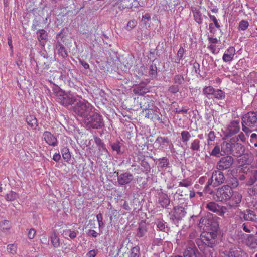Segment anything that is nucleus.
Instances as JSON below:
<instances>
[{
  "label": "nucleus",
  "instance_id": "obj_10",
  "mask_svg": "<svg viewBox=\"0 0 257 257\" xmlns=\"http://www.w3.org/2000/svg\"><path fill=\"white\" fill-rule=\"evenodd\" d=\"M186 211L184 207L181 206H175L173 208L171 219L173 220H181L185 216Z\"/></svg>",
  "mask_w": 257,
  "mask_h": 257
},
{
  "label": "nucleus",
  "instance_id": "obj_33",
  "mask_svg": "<svg viewBox=\"0 0 257 257\" xmlns=\"http://www.w3.org/2000/svg\"><path fill=\"white\" fill-rule=\"evenodd\" d=\"M181 140L183 143L187 145V142L189 141L191 138V134L187 131H183L181 133Z\"/></svg>",
  "mask_w": 257,
  "mask_h": 257
},
{
  "label": "nucleus",
  "instance_id": "obj_5",
  "mask_svg": "<svg viewBox=\"0 0 257 257\" xmlns=\"http://www.w3.org/2000/svg\"><path fill=\"white\" fill-rule=\"evenodd\" d=\"M84 124L87 129H99L104 126L102 116L96 112L86 117L84 119Z\"/></svg>",
  "mask_w": 257,
  "mask_h": 257
},
{
  "label": "nucleus",
  "instance_id": "obj_58",
  "mask_svg": "<svg viewBox=\"0 0 257 257\" xmlns=\"http://www.w3.org/2000/svg\"><path fill=\"white\" fill-rule=\"evenodd\" d=\"M36 231L35 229H34V228L30 229L29 230L28 233V238L30 239H33L36 235Z\"/></svg>",
  "mask_w": 257,
  "mask_h": 257
},
{
  "label": "nucleus",
  "instance_id": "obj_49",
  "mask_svg": "<svg viewBox=\"0 0 257 257\" xmlns=\"http://www.w3.org/2000/svg\"><path fill=\"white\" fill-rule=\"evenodd\" d=\"M184 52V49L182 47H180L177 54V59L178 61H176V63H179L181 60L183 59Z\"/></svg>",
  "mask_w": 257,
  "mask_h": 257
},
{
  "label": "nucleus",
  "instance_id": "obj_15",
  "mask_svg": "<svg viewBox=\"0 0 257 257\" xmlns=\"http://www.w3.org/2000/svg\"><path fill=\"white\" fill-rule=\"evenodd\" d=\"M221 171L218 169L217 170L214 171L212 173V176L214 180L213 185V187L222 184L225 181V176L223 173Z\"/></svg>",
  "mask_w": 257,
  "mask_h": 257
},
{
  "label": "nucleus",
  "instance_id": "obj_6",
  "mask_svg": "<svg viewBox=\"0 0 257 257\" xmlns=\"http://www.w3.org/2000/svg\"><path fill=\"white\" fill-rule=\"evenodd\" d=\"M233 190L231 187L228 185H225L217 189L216 191V197L219 201H227L231 197Z\"/></svg>",
  "mask_w": 257,
  "mask_h": 257
},
{
  "label": "nucleus",
  "instance_id": "obj_25",
  "mask_svg": "<svg viewBox=\"0 0 257 257\" xmlns=\"http://www.w3.org/2000/svg\"><path fill=\"white\" fill-rule=\"evenodd\" d=\"M174 257H183L180 255H175ZM183 257H197L196 251L195 249L188 247L183 252Z\"/></svg>",
  "mask_w": 257,
  "mask_h": 257
},
{
  "label": "nucleus",
  "instance_id": "obj_11",
  "mask_svg": "<svg viewBox=\"0 0 257 257\" xmlns=\"http://www.w3.org/2000/svg\"><path fill=\"white\" fill-rule=\"evenodd\" d=\"M117 182L120 185H124L131 183L134 179L133 175L130 173L125 172L121 174L117 173Z\"/></svg>",
  "mask_w": 257,
  "mask_h": 257
},
{
  "label": "nucleus",
  "instance_id": "obj_14",
  "mask_svg": "<svg viewBox=\"0 0 257 257\" xmlns=\"http://www.w3.org/2000/svg\"><path fill=\"white\" fill-rule=\"evenodd\" d=\"M242 195L238 192H232L231 197L228 200V205L231 207H237L239 206L242 200Z\"/></svg>",
  "mask_w": 257,
  "mask_h": 257
},
{
  "label": "nucleus",
  "instance_id": "obj_18",
  "mask_svg": "<svg viewBox=\"0 0 257 257\" xmlns=\"http://www.w3.org/2000/svg\"><path fill=\"white\" fill-rule=\"evenodd\" d=\"M158 203L163 208L167 207L170 204V199L168 195L162 192H160L158 193Z\"/></svg>",
  "mask_w": 257,
  "mask_h": 257
},
{
  "label": "nucleus",
  "instance_id": "obj_3",
  "mask_svg": "<svg viewBox=\"0 0 257 257\" xmlns=\"http://www.w3.org/2000/svg\"><path fill=\"white\" fill-rule=\"evenodd\" d=\"M242 131L248 135L254 128L257 127V111H249L241 118Z\"/></svg>",
  "mask_w": 257,
  "mask_h": 257
},
{
  "label": "nucleus",
  "instance_id": "obj_17",
  "mask_svg": "<svg viewBox=\"0 0 257 257\" xmlns=\"http://www.w3.org/2000/svg\"><path fill=\"white\" fill-rule=\"evenodd\" d=\"M46 143L49 145L56 146L57 145L58 141L57 138L50 132L45 131L43 134Z\"/></svg>",
  "mask_w": 257,
  "mask_h": 257
},
{
  "label": "nucleus",
  "instance_id": "obj_37",
  "mask_svg": "<svg viewBox=\"0 0 257 257\" xmlns=\"http://www.w3.org/2000/svg\"><path fill=\"white\" fill-rule=\"evenodd\" d=\"M140 248L139 246H135L131 248L130 257H140Z\"/></svg>",
  "mask_w": 257,
  "mask_h": 257
},
{
  "label": "nucleus",
  "instance_id": "obj_55",
  "mask_svg": "<svg viewBox=\"0 0 257 257\" xmlns=\"http://www.w3.org/2000/svg\"><path fill=\"white\" fill-rule=\"evenodd\" d=\"M237 139V142H239V141L242 142H244L246 141V137L244 134L243 133H240L237 136H235L233 137L232 138H236Z\"/></svg>",
  "mask_w": 257,
  "mask_h": 257
},
{
  "label": "nucleus",
  "instance_id": "obj_24",
  "mask_svg": "<svg viewBox=\"0 0 257 257\" xmlns=\"http://www.w3.org/2000/svg\"><path fill=\"white\" fill-rule=\"evenodd\" d=\"M147 231V230L146 224L144 222H141L139 224L136 235L138 237H142L146 234Z\"/></svg>",
  "mask_w": 257,
  "mask_h": 257
},
{
  "label": "nucleus",
  "instance_id": "obj_8",
  "mask_svg": "<svg viewBox=\"0 0 257 257\" xmlns=\"http://www.w3.org/2000/svg\"><path fill=\"white\" fill-rule=\"evenodd\" d=\"M234 162L233 158L230 155L222 157L217 163L216 168L219 170H224L230 168Z\"/></svg>",
  "mask_w": 257,
  "mask_h": 257
},
{
  "label": "nucleus",
  "instance_id": "obj_16",
  "mask_svg": "<svg viewBox=\"0 0 257 257\" xmlns=\"http://www.w3.org/2000/svg\"><path fill=\"white\" fill-rule=\"evenodd\" d=\"M236 50L234 47H229L224 52L222 60L224 62H230L234 59Z\"/></svg>",
  "mask_w": 257,
  "mask_h": 257
},
{
  "label": "nucleus",
  "instance_id": "obj_43",
  "mask_svg": "<svg viewBox=\"0 0 257 257\" xmlns=\"http://www.w3.org/2000/svg\"><path fill=\"white\" fill-rule=\"evenodd\" d=\"M249 26V23L248 21L245 20H241L238 25V29L240 30H246Z\"/></svg>",
  "mask_w": 257,
  "mask_h": 257
},
{
  "label": "nucleus",
  "instance_id": "obj_36",
  "mask_svg": "<svg viewBox=\"0 0 257 257\" xmlns=\"http://www.w3.org/2000/svg\"><path fill=\"white\" fill-rule=\"evenodd\" d=\"M19 198V195L14 191H10L5 197V199L8 201H13Z\"/></svg>",
  "mask_w": 257,
  "mask_h": 257
},
{
  "label": "nucleus",
  "instance_id": "obj_27",
  "mask_svg": "<svg viewBox=\"0 0 257 257\" xmlns=\"http://www.w3.org/2000/svg\"><path fill=\"white\" fill-rule=\"evenodd\" d=\"M51 242L55 248H58L60 245V238L55 232H54L51 236Z\"/></svg>",
  "mask_w": 257,
  "mask_h": 257
},
{
  "label": "nucleus",
  "instance_id": "obj_35",
  "mask_svg": "<svg viewBox=\"0 0 257 257\" xmlns=\"http://www.w3.org/2000/svg\"><path fill=\"white\" fill-rule=\"evenodd\" d=\"M257 181V170H255L252 173L250 178L246 181V185L251 186Z\"/></svg>",
  "mask_w": 257,
  "mask_h": 257
},
{
  "label": "nucleus",
  "instance_id": "obj_20",
  "mask_svg": "<svg viewBox=\"0 0 257 257\" xmlns=\"http://www.w3.org/2000/svg\"><path fill=\"white\" fill-rule=\"evenodd\" d=\"M37 34L38 39L39 41L40 44L42 46H44L47 42V33L44 30L41 29V30H39L37 31Z\"/></svg>",
  "mask_w": 257,
  "mask_h": 257
},
{
  "label": "nucleus",
  "instance_id": "obj_34",
  "mask_svg": "<svg viewBox=\"0 0 257 257\" xmlns=\"http://www.w3.org/2000/svg\"><path fill=\"white\" fill-rule=\"evenodd\" d=\"M185 79L184 76L181 74L175 75L173 78V82L176 85H182L184 83Z\"/></svg>",
  "mask_w": 257,
  "mask_h": 257
},
{
  "label": "nucleus",
  "instance_id": "obj_56",
  "mask_svg": "<svg viewBox=\"0 0 257 257\" xmlns=\"http://www.w3.org/2000/svg\"><path fill=\"white\" fill-rule=\"evenodd\" d=\"M62 157L63 159L67 162H68V161L70 159L71 155L68 149L65 150V152H62Z\"/></svg>",
  "mask_w": 257,
  "mask_h": 257
},
{
  "label": "nucleus",
  "instance_id": "obj_23",
  "mask_svg": "<svg viewBox=\"0 0 257 257\" xmlns=\"http://www.w3.org/2000/svg\"><path fill=\"white\" fill-rule=\"evenodd\" d=\"M26 122L33 129H36L38 126V120L34 115L28 116L26 118Z\"/></svg>",
  "mask_w": 257,
  "mask_h": 257
},
{
  "label": "nucleus",
  "instance_id": "obj_13",
  "mask_svg": "<svg viewBox=\"0 0 257 257\" xmlns=\"http://www.w3.org/2000/svg\"><path fill=\"white\" fill-rule=\"evenodd\" d=\"M240 124L239 120H234L231 121L228 125L226 129V137H230L235 135L240 131Z\"/></svg>",
  "mask_w": 257,
  "mask_h": 257
},
{
  "label": "nucleus",
  "instance_id": "obj_39",
  "mask_svg": "<svg viewBox=\"0 0 257 257\" xmlns=\"http://www.w3.org/2000/svg\"><path fill=\"white\" fill-rule=\"evenodd\" d=\"M149 74L152 78H155L157 74V67L155 64L150 66Z\"/></svg>",
  "mask_w": 257,
  "mask_h": 257
},
{
  "label": "nucleus",
  "instance_id": "obj_7",
  "mask_svg": "<svg viewBox=\"0 0 257 257\" xmlns=\"http://www.w3.org/2000/svg\"><path fill=\"white\" fill-rule=\"evenodd\" d=\"M237 217L239 218L241 221L243 220L257 223V211L254 210L246 209L243 211H240L239 212V215H237L236 218Z\"/></svg>",
  "mask_w": 257,
  "mask_h": 257
},
{
  "label": "nucleus",
  "instance_id": "obj_46",
  "mask_svg": "<svg viewBox=\"0 0 257 257\" xmlns=\"http://www.w3.org/2000/svg\"><path fill=\"white\" fill-rule=\"evenodd\" d=\"M240 228H242L243 231L247 233H250L253 229V228L249 225L248 223H243L241 225Z\"/></svg>",
  "mask_w": 257,
  "mask_h": 257
},
{
  "label": "nucleus",
  "instance_id": "obj_52",
  "mask_svg": "<svg viewBox=\"0 0 257 257\" xmlns=\"http://www.w3.org/2000/svg\"><path fill=\"white\" fill-rule=\"evenodd\" d=\"M156 142L158 143L159 144H161L162 143H169V139L168 137H163L159 136L157 138Z\"/></svg>",
  "mask_w": 257,
  "mask_h": 257
},
{
  "label": "nucleus",
  "instance_id": "obj_63",
  "mask_svg": "<svg viewBox=\"0 0 257 257\" xmlns=\"http://www.w3.org/2000/svg\"><path fill=\"white\" fill-rule=\"evenodd\" d=\"M111 210V215L110 216V220L111 221L113 220V219H115L117 217V211L115 209H110Z\"/></svg>",
  "mask_w": 257,
  "mask_h": 257
},
{
  "label": "nucleus",
  "instance_id": "obj_22",
  "mask_svg": "<svg viewBox=\"0 0 257 257\" xmlns=\"http://www.w3.org/2000/svg\"><path fill=\"white\" fill-rule=\"evenodd\" d=\"M246 245L252 249L257 248V236H249L246 241Z\"/></svg>",
  "mask_w": 257,
  "mask_h": 257
},
{
  "label": "nucleus",
  "instance_id": "obj_57",
  "mask_svg": "<svg viewBox=\"0 0 257 257\" xmlns=\"http://www.w3.org/2000/svg\"><path fill=\"white\" fill-rule=\"evenodd\" d=\"M208 16L209 18L211 19V20L213 21L215 27L219 29L220 28V25H219L218 22V20L216 19V18L214 16L210 14H209Z\"/></svg>",
  "mask_w": 257,
  "mask_h": 257
},
{
  "label": "nucleus",
  "instance_id": "obj_31",
  "mask_svg": "<svg viewBox=\"0 0 257 257\" xmlns=\"http://www.w3.org/2000/svg\"><path fill=\"white\" fill-rule=\"evenodd\" d=\"M212 95L214 98L220 100L223 99L225 97V92L220 89H215Z\"/></svg>",
  "mask_w": 257,
  "mask_h": 257
},
{
  "label": "nucleus",
  "instance_id": "obj_12",
  "mask_svg": "<svg viewBox=\"0 0 257 257\" xmlns=\"http://www.w3.org/2000/svg\"><path fill=\"white\" fill-rule=\"evenodd\" d=\"M62 33H58L56 36L57 42L55 44V49L57 51V54L63 58L67 57L68 53L64 45L61 44L59 38L61 37Z\"/></svg>",
  "mask_w": 257,
  "mask_h": 257
},
{
  "label": "nucleus",
  "instance_id": "obj_50",
  "mask_svg": "<svg viewBox=\"0 0 257 257\" xmlns=\"http://www.w3.org/2000/svg\"><path fill=\"white\" fill-rule=\"evenodd\" d=\"M137 21L135 20H132L129 21L127 23V26L126 27V29L127 31L131 30L132 29H133L134 28H135L136 27V26L137 25Z\"/></svg>",
  "mask_w": 257,
  "mask_h": 257
},
{
  "label": "nucleus",
  "instance_id": "obj_60",
  "mask_svg": "<svg viewBox=\"0 0 257 257\" xmlns=\"http://www.w3.org/2000/svg\"><path fill=\"white\" fill-rule=\"evenodd\" d=\"M157 228L160 231H165V224L163 221H161L160 220L158 221L157 222Z\"/></svg>",
  "mask_w": 257,
  "mask_h": 257
},
{
  "label": "nucleus",
  "instance_id": "obj_47",
  "mask_svg": "<svg viewBox=\"0 0 257 257\" xmlns=\"http://www.w3.org/2000/svg\"><path fill=\"white\" fill-rule=\"evenodd\" d=\"M214 182V179L212 178V176L211 178L208 180L207 185L205 187V190H206V191L207 193H208L209 194H211L212 191V190L210 189V186L211 185H213Z\"/></svg>",
  "mask_w": 257,
  "mask_h": 257
},
{
  "label": "nucleus",
  "instance_id": "obj_38",
  "mask_svg": "<svg viewBox=\"0 0 257 257\" xmlns=\"http://www.w3.org/2000/svg\"><path fill=\"white\" fill-rule=\"evenodd\" d=\"M223 257H242V252L241 250L230 251L228 254H225Z\"/></svg>",
  "mask_w": 257,
  "mask_h": 257
},
{
  "label": "nucleus",
  "instance_id": "obj_54",
  "mask_svg": "<svg viewBox=\"0 0 257 257\" xmlns=\"http://www.w3.org/2000/svg\"><path fill=\"white\" fill-rule=\"evenodd\" d=\"M168 91L171 93H176L179 91V87L178 85H172L169 88Z\"/></svg>",
  "mask_w": 257,
  "mask_h": 257
},
{
  "label": "nucleus",
  "instance_id": "obj_41",
  "mask_svg": "<svg viewBox=\"0 0 257 257\" xmlns=\"http://www.w3.org/2000/svg\"><path fill=\"white\" fill-rule=\"evenodd\" d=\"M216 136L213 131H210L208 134V138L207 139V143L208 146L212 145V142L215 140Z\"/></svg>",
  "mask_w": 257,
  "mask_h": 257
},
{
  "label": "nucleus",
  "instance_id": "obj_9",
  "mask_svg": "<svg viewBox=\"0 0 257 257\" xmlns=\"http://www.w3.org/2000/svg\"><path fill=\"white\" fill-rule=\"evenodd\" d=\"M58 99L60 103L65 107L71 105L77 101L75 96L71 94H65L60 96Z\"/></svg>",
  "mask_w": 257,
  "mask_h": 257
},
{
  "label": "nucleus",
  "instance_id": "obj_26",
  "mask_svg": "<svg viewBox=\"0 0 257 257\" xmlns=\"http://www.w3.org/2000/svg\"><path fill=\"white\" fill-rule=\"evenodd\" d=\"M201 147V142L199 139L193 140L190 145V149L193 152L200 151Z\"/></svg>",
  "mask_w": 257,
  "mask_h": 257
},
{
  "label": "nucleus",
  "instance_id": "obj_2",
  "mask_svg": "<svg viewBox=\"0 0 257 257\" xmlns=\"http://www.w3.org/2000/svg\"><path fill=\"white\" fill-rule=\"evenodd\" d=\"M221 150L225 153L240 157L244 154L245 147L237 142V138H230L228 141L223 142L222 143Z\"/></svg>",
  "mask_w": 257,
  "mask_h": 257
},
{
  "label": "nucleus",
  "instance_id": "obj_61",
  "mask_svg": "<svg viewBox=\"0 0 257 257\" xmlns=\"http://www.w3.org/2000/svg\"><path fill=\"white\" fill-rule=\"evenodd\" d=\"M250 143L252 144V145H254L255 144H256V141H257V134L253 133L250 136Z\"/></svg>",
  "mask_w": 257,
  "mask_h": 257
},
{
  "label": "nucleus",
  "instance_id": "obj_42",
  "mask_svg": "<svg viewBox=\"0 0 257 257\" xmlns=\"http://www.w3.org/2000/svg\"><path fill=\"white\" fill-rule=\"evenodd\" d=\"M169 160L165 157H163L159 159L158 166L159 167L163 168H166L169 164Z\"/></svg>",
  "mask_w": 257,
  "mask_h": 257
},
{
  "label": "nucleus",
  "instance_id": "obj_44",
  "mask_svg": "<svg viewBox=\"0 0 257 257\" xmlns=\"http://www.w3.org/2000/svg\"><path fill=\"white\" fill-rule=\"evenodd\" d=\"M193 15L195 20L198 24H201L202 22V19L201 18V13L198 10H196L193 12Z\"/></svg>",
  "mask_w": 257,
  "mask_h": 257
},
{
  "label": "nucleus",
  "instance_id": "obj_48",
  "mask_svg": "<svg viewBox=\"0 0 257 257\" xmlns=\"http://www.w3.org/2000/svg\"><path fill=\"white\" fill-rule=\"evenodd\" d=\"M215 89L212 86L205 87L203 89V93L205 95H213Z\"/></svg>",
  "mask_w": 257,
  "mask_h": 257
},
{
  "label": "nucleus",
  "instance_id": "obj_19",
  "mask_svg": "<svg viewBox=\"0 0 257 257\" xmlns=\"http://www.w3.org/2000/svg\"><path fill=\"white\" fill-rule=\"evenodd\" d=\"M133 91L135 94L142 95L149 92V88L144 84H140L134 87Z\"/></svg>",
  "mask_w": 257,
  "mask_h": 257
},
{
  "label": "nucleus",
  "instance_id": "obj_64",
  "mask_svg": "<svg viewBox=\"0 0 257 257\" xmlns=\"http://www.w3.org/2000/svg\"><path fill=\"white\" fill-rule=\"evenodd\" d=\"M96 218L98 222L99 227H101L103 225L102 221L103 218L102 215L101 213H99L96 215Z\"/></svg>",
  "mask_w": 257,
  "mask_h": 257
},
{
  "label": "nucleus",
  "instance_id": "obj_21",
  "mask_svg": "<svg viewBox=\"0 0 257 257\" xmlns=\"http://www.w3.org/2000/svg\"><path fill=\"white\" fill-rule=\"evenodd\" d=\"M98 155L99 157H102L104 159H109L110 158V154L107 149L106 148L105 145L98 147Z\"/></svg>",
  "mask_w": 257,
  "mask_h": 257
},
{
  "label": "nucleus",
  "instance_id": "obj_40",
  "mask_svg": "<svg viewBox=\"0 0 257 257\" xmlns=\"http://www.w3.org/2000/svg\"><path fill=\"white\" fill-rule=\"evenodd\" d=\"M130 2V0H121V3L119 4L118 7L120 10H123L124 9H130L133 7V5L131 3L127 4L126 3Z\"/></svg>",
  "mask_w": 257,
  "mask_h": 257
},
{
  "label": "nucleus",
  "instance_id": "obj_32",
  "mask_svg": "<svg viewBox=\"0 0 257 257\" xmlns=\"http://www.w3.org/2000/svg\"><path fill=\"white\" fill-rule=\"evenodd\" d=\"M11 226L8 220H4L0 222V230L5 232L10 229Z\"/></svg>",
  "mask_w": 257,
  "mask_h": 257
},
{
  "label": "nucleus",
  "instance_id": "obj_4",
  "mask_svg": "<svg viewBox=\"0 0 257 257\" xmlns=\"http://www.w3.org/2000/svg\"><path fill=\"white\" fill-rule=\"evenodd\" d=\"M72 109L75 115L84 119L92 111L93 106L86 100H79L76 102Z\"/></svg>",
  "mask_w": 257,
  "mask_h": 257
},
{
  "label": "nucleus",
  "instance_id": "obj_29",
  "mask_svg": "<svg viewBox=\"0 0 257 257\" xmlns=\"http://www.w3.org/2000/svg\"><path fill=\"white\" fill-rule=\"evenodd\" d=\"M140 165L142 167V171L145 174H148L150 172L151 167L149 163L145 159L141 161Z\"/></svg>",
  "mask_w": 257,
  "mask_h": 257
},
{
  "label": "nucleus",
  "instance_id": "obj_30",
  "mask_svg": "<svg viewBox=\"0 0 257 257\" xmlns=\"http://www.w3.org/2000/svg\"><path fill=\"white\" fill-rule=\"evenodd\" d=\"M220 206L214 202H210L206 205V208L213 212H217Z\"/></svg>",
  "mask_w": 257,
  "mask_h": 257
},
{
  "label": "nucleus",
  "instance_id": "obj_28",
  "mask_svg": "<svg viewBox=\"0 0 257 257\" xmlns=\"http://www.w3.org/2000/svg\"><path fill=\"white\" fill-rule=\"evenodd\" d=\"M62 234L65 238H68L69 237L71 239H74L77 236L76 232L75 231H71L70 229L64 230Z\"/></svg>",
  "mask_w": 257,
  "mask_h": 257
},
{
  "label": "nucleus",
  "instance_id": "obj_51",
  "mask_svg": "<svg viewBox=\"0 0 257 257\" xmlns=\"http://www.w3.org/2000/svg\"><path fill=\"white\" fill-rule=\"evenodd\" d=\"M8 251L13 254L16 253L17 250V246L14 244L8 245L7 247Z\"/></svg>",
  "mask_w": 257,
  "mask_h": 257
},
{
  "label": "nucleus",
  "instance_id": "obj_62",
  "mask_svg": "<svg viewBox=\"0 0 257 257\" xmlns=\"http://www.w3.org/2000/svg\"><path fill=\"white\" fill-rule=\"evenodd\" d=\"M94 141L98 147L104 145V144L102 142V140L99 137H95L94 138Z\"/></svg>",
  "mask_w": 257,
  "mask_h": 257
},
{
  "label": "nucleus",
  "instance_id": "obj_45",
  "mask_svg": "<svg viewBox=\"0 0 257 257\" xmlns=\"http://www.w3.org/2000/svg\"><path fill=\"white\" fill-rule=\"evenodd\" d=\"M192 185V182L189 179H185L179 182V186L184 187H188Z\"/></svg>",
  "mask_w": 257,
  "mask_h": 257
},
{
  "label": "nucleus",
  "instance_id": "obj_1",
  "mask_svg": "<svg viewBox=\"0 0 257 257\" xmlns=\"http://www.w3.org/2000/svg\"><path fill=\"white\" fill-rule=\"evenodd\" d=\"M217 232H203L200 238L196 239V243L205 257H216L214 247L215 245Z\"/></svg>",
  "mask_w": 257,
  "mask_h": 257
},
{
  "label": "nucleus",
  "instance_id": "obj_59",
  "mask_svg": "<svg viewBox=\"0 0 257 257\" xmlns=\"http://www.w3.org/2000/svg\"><path fill=\"white\" fill-rule=\"evenodd\" d=\"M144 110H148V112H146V114H145V117L146 118H153V110L151 109V110H149L148 108H143V111Z\"/></svg>",
  "mask_w": 257,
  "mask_h": 257
},
{
  "label": "nucleus",
  "instance_id": "obj_53",
  "mask_svg": "<svg viewBox=\"0 0 257 257\" xmlns=\"http://www.w3.org/2000/svg\"><path fill=\"white\" fill-rule=\"evenodd\" d=\"M220 153V149L219 146L216 145L214 147L211 152L210 153V155L214 156H218Z\"/></svg>",
  "mask_w": 257,
  "mask_h": 257
}]
</instances>
